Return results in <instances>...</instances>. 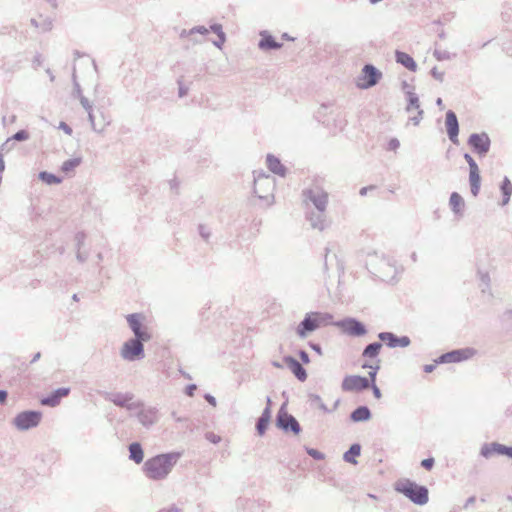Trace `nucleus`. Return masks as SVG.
Here are the masks:
<instances>
[{"instance_id":"nucleus-22","label":"nucleus","mask_w":512,"mask_h":512,"mask_svg":"<svg viewBox=\"0 0 512 512\" xmlns=\"http://www.w3.org/2000/svg\"><path fill=\"white\" fill-rule=\"evenodd\" d=\"M375 271L377 275L383 280L392 279L396 274L395 266L391 264L389 259L386 258L380 259L377 267H375Z\"/></svg>"},{"instance_id":"nucleus-39","label":"nucleus","mask_w":512,"mask_h":512,"mask_svg":"<svg viewBox=\"0 0 512 512\" xmlns=\"http://www.w3.org/2000/svg\"><path fill=\"white\" fill-rule=\"evenodd\" d=\"M308 401L310 405L317 406L320 410H322L325 413L331 412V410H329L327 406L324 404L321 397L317 394H309Z\"/></svg>"},{"instance_id":"nucleus-37","label":"nucleus","mask_w":512,"mask_h":512,"mask_svg":"<svg viewBox=\"0 0 512 512\" xmlns=\"http://www.w3.org/2000/svg\"><path fill=\"white\" fill-rule=\"evenodd\" d=\"M406 95H407V100H408V105L406 107L407 112H410L413 108H415L417 110H421L420 103H419V97L417 96V94L412 91H407Z\"/></svg>"},{"instance_id":"nucleus-19","label":"nucleus","mask_w":512,"mask_h":512,"mask_svg":"<svg viewBox=\"0 0 512 512\" xmlns=\"http://www.w3.org/2000/svg\"><path fill=\"white\" fill-rule=\"evenodd\" d=\"M445 126L450 141L458 144L459 123L455 112L452 110L446 112Z\"/></svg>"},{"instance_id":"nucleus-45","label":"nucleus","mask_w":512,"mask_h":512,"mask_svg":"<svg viewBox=\"0 0 512 512\" xmlns=\"http://www.w3.org/2000/svg\"><path fill=\"white\" fill-rule=\"evenodd\" d=\"M30 137L29 133L26 131V130H19L18 132H16L12 137H10L12 139V141H26L28 140Z\"/></svg>"},{"instance_id":"nucleus-48","label":"nucleus","mask_w":512,"mask_h":512,"mask_svg":"<svg viewBox=\"0 0 512 512\" xmlns=\"http://www.w3.org/2000/svg\"><path fill=\"white\" fill-rule=\"evenodd\" d=\"M209 31H212L213 33H215L217 36H220V35H225L224 31H223V28H222V25L221 24H218V23H214L210 26L209 28Z\"/></svg>"},{"instance_id":"nucleus-2","label":"nucleus","mask_w":512,"mask_h":512,"mask_svg":"<svg viewBox=\"0 0 512 512\" xmlns=\"http://www.w3.org/2000/svg\"><path fill=\"white\" fill-rule=\"evenodd\" d=\"M394 489L416 505H425L429 500L427 487L419 485L409 479L398 480L394 485Z\"/></svg>"},{"instance_id":"nucleus-10","label":"nucleus","mask_w":512,"mask_h":512,"mask_svg":"<svg viewBox=\"0 0 512 512\" xmlns=\"http://www.w3.org/2000/svg\"><path fill=\"white\" fill-rule=\"evenodd\" d=\"M382 77V73L372 64H366L362 68L361 75L357 81V87L368 89L375 86Z\"/></svg>"},{"instance_id":"nucleus-56","label":"nucleus","mask_w":512,"mask_h":512,"mask_svg":"<svg viewBox=\"0 0 512 512\" xmlns=\"http://www.w3.org/2000/svg\"><path fill=\"white\" fill-rule=\"evenodd\" d=\"M464 159L468 163L469 169L478 167L477 163L475 162V160L472 158V156L470 154L465 153L464 154Z\"/></svg>"},{"instance_id":"nucleus-15","label":"nucleus","mask_w":512,"mask_h":512,"mask_svg":"<svg viewBox=\"0 0 512 512\" xmlns=\"http://www.w3.org/2000/svg\"><path fill=\"white\" fill-rule=\"evenodd\" d=\"M341 387L343 391L347 392L362 391L370 387V381L366 377L350 375L343 379Z\"/></svg>"},{"instance_id":"nucleus-63","label":"nucleus","mask_w":512,"mask_h":512,"mask_svg":"<svg viewBox=\"0 0 512 512\" xmlns=\"http://www.w3.org/2000/svg\"><path fill=\"white\" fill-rule=\"evenodd\" d=\"M299 356H300V359L302 360L303 363L307 364L310 362V358H309V355L306 351L304 350H301L299 352Z\"/></svg>"},{"instance_id":"nucleus-61","label":"nucleus","mask_w":512,"mask_h":512,"mask_svg":"<svg viewBox=\"0 0 512 512\" xmlns=\"http://www.w3.org/2000/svg\"><path fill=\"white\" fill-rule=\"evenodd\" d=\"M76 258L79 262L83 263L87 260L88 258V253L86 252H80V250H78L77 254H76Z\"/></svg>"},{"instance_id":"nucleus-33","label":"nucleus","mask_w":512,"mask_h":512,"mask_svg":"<svg viewBox=\"0 0 512 512\" xmlns=\"http://www.w3.org/2000/svg\"><path fill=\"white\" fill-rule=\"evenodd\" d=\"M129 453V458L137 464H140L144 459L142 446L138 442H133L129 445Z\"/></svg>"},{"instance_id":"nucleus-53","label":"nucleus","mask_w":512,"mask_h":512,"mask_svg":"<svg viewBox=\"0 0 512 512\" xmlns=\"http://www.w3.org/2000/svg\"><path fill=\"white\" fill-rule=\"evenodd\" d=\"M205 437L208 441H210L211 443H214V444H217L221 441V437L212 432L207 433L205 435Z\"/></svg>"},{"instance_id":"nucleus-58","label":"nucleus","mask_w":512,"mask_h":512,"mask_svg":"<svg viewBox=\"0 0 512 512\" xmlns=\"http://www.w3.org/2000/svg\"><path fill=\"white\" fill-rule=\"evenodd\" d=\"M501 449V455H506L512 459V447H508L503 445V447H499Z\"/></svg>"},{"instance_id":"nucleus-30","label":"nucleus","mask_w":512,"mask_h":512,"mask_svg":"<svg viewBox=\"0 0 512 512\" xmlns=\"http://www.w3.org/2000/svg\"><path fill=\"white\" fill-rule=\"evenodd\" d=\"M499 447H503V444L497 442L485 443L480 449V455L486 459L491 458L495 454L501 455Z\"/></svg>"},{"instance_id":"nucleus-32","label":"nucleus","mask_w":512,"mask_h":512,"mask_svg":"<svg viewBox=\"0 0 512 512\" xmlns=\"http://www.w3.org/2000/svg\"><path fill=\"white\" fill-rule=\"evenodd\" d=\"M500 191L503 196L501 205L505 206L509 203L511 195H512V183L507 176L504 177V179L500 185Z\"/></svg>"},{"instance_id":"nucleus-50","label":"nucleus","mask_w":512,"mask_h":512,"mask_svg":"<svg viewBox=\"0 0 512 512\" xmlns=\"http://www.w3.org/2000/svg\"><path fill=\"white\" fill-rule=\"evenodd\" d=\"M400 146V142L397 138H392L388 142L387 149L391 151H396Z\"/></svg>"},{"instance_id":"nucleus-44","label":"nucleus","mask_w":512,"mask_h":512,"mask_svg":"<svg viewBox=\"0 0 512 512\" xmlns=\"http://www.w3.org/2000/svg\"><path fill=\"white\" fill-rule=\"evenodd\" d=\"M14 148V141L11 138H8L1 146L0 153L4 156V154L9 153Z\"/></svg>"},{"instance_id":"nucleus-64","label":"nucleus","mask_w":512,"mask_h":512,"mask_svg":"<svg viewBox=\"0 0 512 512\" xmlns=\"http://www.w3.org/2000/svg\"><path fill=\"white\" fill-rule=\"evenodd\" d=\"M158 512H181V511L176 506H171L169 508L161 509Z\"/></svg>"},{"instance_id":"nucleus-51","label":"nucleus","mask_w":512,"mask_h":512,"mask_svg":"<svg viewBox=\"0 0 512 512\" xmlns=\"http://www.w3.org/2000/svg\"><path fill=\"white\" fill-rule=\"evenodd\" d=\"M434 463H435L434 458H427V459L422 460L421 466L426 470H431L434 466Z\"/></svg>"},{"instance_id":"nucleus-16","label":"nucleus","mask_w":512,"mask_h":512,"mask_svg":"<svg viewBox=\"0 0 512 512\" xmlns=\"http://www.w3.org/2000/svg\"><path fill=\"white\" fill-rule=\"evenodd\" d=\"M473 354L474 350L470 348L453 350L442 354L441 356L438 357V359L435 362L437 364L457 363L469 359L470 357L473 356Z\"/></svg>"},{"instance_id":"nucleus-47","label":"nucleus","mask_w":512,"mask_h":512,"mask_svg":"<svg viewBox=\"0 0 512 512\" xmlns=\"http://www.w3.org/2000/svg\"><path fill=\"white\" fill-rule=\"evenodd\" d=\"M364 368L366 367H369L371 368V371L368 373L369 374V380H371L372 383H375V380H376V375H377V371L379 370V366H375V367H372V366H369L367 364L363 365Z\"/></svg>"},{"instance_id":"nucleus-46","label":"nucleus","mask_w":512,"mask_h":512,"mask_svg":"<svg viewBox=\"0 0 512 512\" xmlns=\"http://www.w3.org/2000/svg\"><path fill=\"white\" fill-rule=\"evenodd\" d=\"M306 452L309 456H311L315 460L324 459V454L314 448H306Z\"/></svg>"},{"instance_id":"nucleus-41","label":"nucleus","mask_w":512,"mask_h":512,"mask_svg":"<svg viewBox=\"0 0 512 512\" xmlns=\"http://www.w3.org/2000/svg\"><path fill=\"white\" fill-rule=\"evenodd\" d=\"M479 279L481 281L482 291L485 292L486 289L489 288L490 285V277L487 272H478Z\"/></svg>"},{"instance_id":"nucleus-35","label":"nucleus","mask_w":512,"mask_h":512,"mask_svg":"<svg viewBox=\"0 0 512 512\" xmlns=\"http://www.w3.org/2000/svg\"><path fill=\"white\" fill-rule=\"evenodd\" d=\"M381 348L382 344L380 342L370 343L364 348L362 356L365 358H376Z\"/></svg>"},{"instance_id":"nucleus-29","label":"nucleus","mask_w":512,"mask_h":512,"mask_svg":"<svg viewBox=\"0 0 512 512\" xmlns=\"http://www.w3.org/2000/svg\"><path fill=\"white\" fill-rule=\"evenodd\" d=\"M397 63L403 65L410 71L415 72L417 69V64L414 59L407 53L402 51H396L395 53Z\"/></svg>"},{"instance_id":"nucleus-49","label":"nucleus","mask_w":512,"mask_h":512,"mask_svg":"<svg viewBox=\"0 0 512 512\" xmlns=\"http://www.w3.org/2000/svg\"><path fill=\"white\" fill-rule=\"evenodd\" d=\"M75 240L77 244V249L80 250L81 247L84 245L85 234L83 232H78L75 236Z\"/></svg>"},{"instance_id":"nucleus-21","label":"nucleus","mask_w":512,"mask_h":512,"mask_svg":"<svg viewBox=\"0 0 512 512\" xmlns=\"http://www.w3.org/2000/svg\"><path fill=\"white\" fill-rule=\"evenodd\" d=\"M306 219L308 220L313 229L323 231L327 226L326 211H307Z\"/></svg>"},{"instance_id":"nucleus-9","label":"nucleus","mask_w":512,"mask_h":512,"mask_svg":"<svg viewBox=\"0 0 512 512\" xmlns=\"http://www.w3.org/2000/svg\"><path fill=\"white\" fill-rule=\"evenodd\" d=\"M276 426L284 432H292L295 435L300 434L302 430L297 419L293 415L287 413L284 406H282L277 413Z\"/></svg>"},{"instance_id":"nucleus-11","label":"nucleus","mask_w":512,"mask_h":512,"mask_svg":"<svg viewBox=\"0 0 512 512\" xmlns=\"http://www.w3.org/2000/svg\"><path fill=\"white\" fill-rule=\"evenodd\" d=\"M127 323L129 328L134 334L133 338H138L142 340L149 341L151 339V335L148 332L147 327L143 325V321L145 320V316L141 313H132L126 316Z\"/></svg>"},{"instance_id":"nucleus-52","label":"nucleus","mask_w":512,"mask_h":512,"mask_svg":"<svg viewBox=\"0 0 512 512\" xmlns=\"http://www.w3.org/2000/svg\"><path fill=\"white\" fill-rule=\"evenodd\" d=\"M193 34L207 35L209 33V29L205 26H195L192 28Z\"/></svg>"},{"instance_id":"nucleus-36","label":"nucleus","mask_w":512,"mask_h":512,"mask_svg":"<svg viewBox=\"0 0 512 512\" xmlns=\"http://www.w3.org/2000/svg\"><path fill=\"white\" fill-rule=\"evenodd\" d=\"M81 161L82 160L79 157L68 159L63 162V164L61 166V171L66 174H69V173L73 172L75 170V168H77L81 164Z\"/></svg>"},{"instance_id":"nucleus-25","label":"nucleus","mask_w":512,"mask_h":512,"mask_svg":"<svg viewBox=\"0 0 512 512\" xmlns=\"http://www.w3.org/2000/svg\"><path fill=\"white\" fill-rule=\"evenodd\" d=\"M261 40L258 43V46L261 50H277L282 47V43L277 42L270 34L267 32L261 33Z\"/></svg>"},{"instance_id":"nucleus-24","label":"nucleus","mask_w":512,"mask_h":512,"mask_svg":"<svg viewBox=\"0 0 512 512\" xmlns=\"http://www.w3.org/2000/svg\"><path fill=\"white\" fill-rule=\"evenodd\" d=\"M266 163H267L268 169L272 173L277 174L282 177L285 176L286 168L277 157H275L272 154H268L267 158H266Z\"/></svg>"},{"instance_id":"nucleus-43","label":"nucleus","mask_w":512,"mask_h":512,"mask_svg":"<svg viewBox=\"0 0 512 512\" xmlns=\"http://www.w3.org/2000/svg\"><path fill=\"white\" fill-rule=\"evenodd\" d=\"M433 55L438 61L451 59V54L446 50L435 49Z\"/></svg>"},{"instance_id":"nucleus-23","label":"nucleus","mask_w":512,"mask_h":512,"mask_svg":"<svg viewBox=\"0 0 512 512\" xmlns=\"http://www.w3.org/2000/svg\"><path fill=\"white\" fill-rule=\"evenodd\" d=\"M283 361L299 381L303 382L307 379V372L297 359L292 356H285Z\"/></svg>"},{"instance_id":"nucleus-55","label":"nucleus","mask_w":512,"mask_h":512,"mask_svg":"<svg viewBox=\"0 0 512 512\" xmlns=\"http://www.w3.org/2000/svg\"><path fill=\"white\" fill-rule=\"evenodd\" d=\"M422 116H423V110H417V115L410 117L409 121H411L413 123V125L417 126L420 123Z\"/></svg>"},{"instance_id":"nucleus-54","label":"nucleus","mask_w":512,"mask_h":512,"mask_svg":"<svg viewBox=\"0 0 512 512\" xmlns=\"http://www.w3.org/2000/svg\"><path fill=\"white\" fill-rule=\"evenodd\" d=\"M431 75L440 82L444 79V72L438 71L437 67L431 69Z\"/></svg>"},{"instance_id":"nucleus-1","label":"nucleus","mask_w":512,"mask_h":512,"mask_svg":"<svg viewBox=\"0 0 512 512\" xmlns=\"http://www.w3.org/2000/svg\"><path fill=\"white\" fill-rule=\"evenodd\" d=\"M181 456L182 453L180 452H169L149 458L144 463V472L151 480H164L171 473Z\"/></svg>"},{"instance_id":"nucleus-40","label":"nucleus","mask_w":512,"mask_h":512,"mask_svg":"<svg viewBox=\"0 0 512 512\" xmlns=\"http://www.w3.org/2000/svg\"><path fill=\"white\" fill-rule=\"evenodd\" d=\"M78 100L80 101V104L83 107V109L87 112L89 118L90 113H94L92 102L89 101V99L85 96H81Z\"/></svg>"},{"instance_id":"nucleus-12","label":"nucleus","mask_w":512,"mask_h":512,"mask_svg":"<svg viewBox=\"0 0 512 512\" xmlns=\"http://www.w3.org/2000/svg\"><path fill=\"white\" fill-rule=\"evenodd\" d=\"M344 333L354 337H360L367 333L365 325L355 318H345L335 323Z\"/></svg>"},{"instance_id":"nucleus-26","label":"nucleus","mask_w":512,"mask_h":512,"mask_svg":"<svg viewBox=\"0 0 512 512\" xmlns=\"http://www.w3.org/2000/svg\"><path fill=\"white\" fill-rule=\"evenodd\" d=\"M469 183L472 195L477 196L479 194L481 185L479 167L469 169Z\"/></svg>"},{"instance_id":"nucleus-6","label":"nucleus","mask_w":512,"mask_h":512,"mask_svg":"<svg viewBox=\"0 0 512 512\" xmlns=\"http://www.w3.org/2000/svg\"><path fill=\"white\" fill-rule=\"evenodd\" d=\"M144 342L138 338H130L125 341L120 350V356L123 360L128 362L142 360L145 357Z\"/></svg>"},{"instance_id":"nucleus-38","label":"nucleus","mask_w":512,"mask_h":512,"mask_svg":"<svg viewBox=\"0 0 512 512\" xmlns=\"http://www.w3.org/2000/svg\"><path fill=\"white\" fill-rule=\"evenodd\" d=\"M39 179L45 182L48 185H54L61 183L62 179L58 176L49 173L47 171H42L39 173Z\"/></svg>"},{"instance_id":"nucleus-17","label":"nucleus","mask_w":512,"mask_h":512,"mask_svg":"<svg viewBox=\"0 0 512 512\" xmlns=\"http://www.w3.org/2000/svg\"><path fill=\"white\" fill-rule=\"evenodd\" d=\"M91 127L96 133H103L105 129L111 124V117L101 109L97 110V115L90 113L88 118Z\"/></svg>"},{"instance_id":"nucleus-20","label":"nucleus","mask_w":512,"mask_h":512,"mask_svg":"<svg viewBox=\"0 0 512 512\" xmlns=\"http://www.w3.org/2000/svg\"><path fill=\"white\" fill-rule=\"evenodd\" d=\"M69 393H70V388H68V387L58 388L55 391H53L51 394H49L48 396L42 398L40 403L43 406L56 407L60 404L61 399L63 397L68 396Z\"/></svg>"},{"instance_id":"nucleus-14","label":"nucleus","mask_w":512,"mask_h":512,"mask_svg":"<svg viewBox=\"0 0 512 512\" xmlns=\"http://www.w3.org/2000/svg\"><path fill=\"white\" fill-rule=\"evenodd\" d=\"M134 395L132 393H111L107 394L106 399L112 402L114 405L125 408L128 411H135L138 409L139 404L137 402H132Z\"/></svg>"},{"instance_id":"nucleus-7","label":"nucleus","mask_w":512,"mask_h":512,"mask_svg":"<svg viewBox=\"0 0 512 512\" xmlns=\"http://www.w3.org/2000/svg\"><path fill=\"white\" fill-rule=\"evenodd\" d=\"M42 419V412L26 410L18 413L13 419V425L19 431H27L37 427Z\"/></svg>"},{"instance_id":"nucleus-31","label":"nucleus","mask_w":512,"mask_h":512,"mask_svg":"<svg viewBox=\"0 0 512 512\" xmlns=\"http://www.w3.org/2000/svg\"><path fill=\"white\" fill-rule=\"evenodd\" d=\"M449 205L455 214L462 215V212H463V209L465 206V202L459 193L453 192L450 195Z\"/></svg>"},{"instance_id":"nucleus-62","label":"nucleus","mask_w":512,"mask_h":512,"mask_svg":"<svg viewBox=\"0 0 512 512\" xmlns=\"http://www.w3.org/2000/svg\"><path fill=\"white\" fill-rule=\"evenodd\" d=\"M196 389H197V386L195 384H189L186 387L185 392L188 396L192 397L194 395V392Z\"/></svg>"},{"instance_id":"nucleus-28","label":"nucleus","mask_w":512,"mask_h":512,"mask_svg":"<svg viewBox=\"0 0 512 512\" xmlns=\"http://www.w3.org/2000/svg\"><path fill=\"white\" fill-rule=\"evenodd\" d=\"M271 419V409L270 407H265L261 416L258 418L256 423L257 433L262 436L266 432L269 422Z\"/></svg>"},{"instance_id":"nucleus-59","label":"nucleus","mask_w":512,"mask_h":512,"mask_svg":"<svg viewBox=\"0 0 512 512\" xmlns=\"http://www.w3.org/2000/svg\"><path fill=\"white\" fill-rule=\"evenodd\" d=\"M59 128L62 129L67 135L72 134V128L65 122H60Z\"/></svg>"},{"instance_id":"nucleus-3","label":"nucleus","mask_w":512,"mask_h":512,"mask_svg":"<svg viewBox=\"0 0 512 512\" xmlns=\"http://www.w3.org/2000/svg\"><path fill=\"white\" fill-rule=\"evenodd\" d=\"M275 178L264 171H254V194L267 206L274 203Z\"/></svg>"},{"instance_id":"nucleus-34","label":"nucleus","mask_w":512,"mask_h":512,"mask_svg":"<svg viewBox=\"0 0 512 512\" xmlns=\"http://www.w3.org/2000/svg\"><path fill=\"white\" fill-rule=\"evenodd\" d=\"M361 453V446L358 443H354L350 446V448L344 453L343 459L345 462L351 464H357L355 457L359 456Z\"/></svg>"},{"instance_id":"nucleus-4","label":"nucleus","mask_w":512,"mask_h":512,"mask_svg":"<svg viewBox=\"0 0 512 512\" xmlns=\"http://www.w3.org/2000/svg\"><path fill=\"white\" fill-rule=\"evenodd\" d=\"M333 316L325 312L306 313L304 319L298 324L296 332L300 338H306L308 334L316 331L322 326L329 325Z\"/></svg>"},{"instance_id":"nucleus-57","label":"nucleus","mask_w":512,"mask_h":512,"mask_svg":"<svg viewBox=\"0 0 512 512\" xmlns=\"http://www.w3.org/2000/svg\"><path fill=\"white\" fill-rule=\"evenodd\" d=\"M218 39L213 41V45L221 49L226 41V35L217 36Z\"/></svg>"},{"instance_id":"nucleus-13","label":"nucleus","mask_w":512,"mask_h":512,"mask_svg":"<svg viewBox=\"0 0 512 512\" xmlns=\"http://www.w3.org/2000/svg\"><path fill=\"white\" fill-rule=\"evenodd\" d=\"M468 144L480 156H485L490 149L491 141L486 133H473L468 138Z\"/></svg>"},{"instance_id":"nucleus-8","label":"nucleus","mask_w":512,"mask_h":512,"mask_svg":"<svg viewBox=\"0 0 512 512\" xmlns=\"http://www.w3.org/2000/svg\"><path fill=\"white\" fill-rule=\"evenodd\" d=\"M139 404L138 409H136L135 416L138 419L139 423L149 429L156 423H158L160 419L159 410L153 406H147L141 401H137Z\"/></svg>"},{"instance_id":"nucleus-5","label":"nucleus","mask_w":512,"mask_h":512,"mask_svg":"<svg viewBox=\"0 0 512 512\" xmlns=\"http://www.w3.org/2000/svg\"><path fill=\"white\" fill-rule=\"evenodd\" d=\"M303 202L308 207L312 204L315 210L326 211L328 205V193L321 187L313 185L302 192Z\"/></svg>"},{"instance_id":"nucleus-42","label":"nucleus","mask_w":512,"mask_h":512,"mask_svg":"<svg viewBox=\"0 0 512 512\" xmlns=\"http://www.w3.org/2000/svg\"><path fill=\"white\" fill-rule=\"evenodd\" d=\"M81 96H84V95L82 94L80 84L77 82L76 72L74 71L73 72V97L80 99Z\"/></svg>"},{"instance_id":"nucleus-60","label":"nucleus","mask_w":512,"mask_h":512,"mask_svg":"<svg viewBox=\"0 0 512 512\" xmlns=\"http://www.w3.org/2000/svg\"><path fill=\"white\" fill-rule=\"evenodd\" d=\"M40 27L43 31H50L52 29V20L46 19Z\"/></svg>"},{"instance_id":"nucleus-18","label":"nucleus","mask_w":512,"mask_h":512,"mask_svg":"<svg viewBox=\"0 0 512 512\" xmlns=\"http://www.w3.org/2000/svg\"><path fill=\"white\" fill-rule=\"evenodd\" d=\"M378 338L383 341L389 348L407 347L411 341L408 336L398 337L392 332H380Z\"/></svg>"},{"instance_id":"nucleus-27","label":"nucleus","mask_w":512,"mask_h":512,"mask_svg":"<svg viewBox=\"0 0 512 512\" xmlns=\"http://www.w3.org/2000/svg\"><path fill=\"white\" fill-rule=\"evenodd\" d=\"M372 417L371 411L367 406H359L350 414L352 422H365L370 420Z\"/></svg>"}]
</instances>
